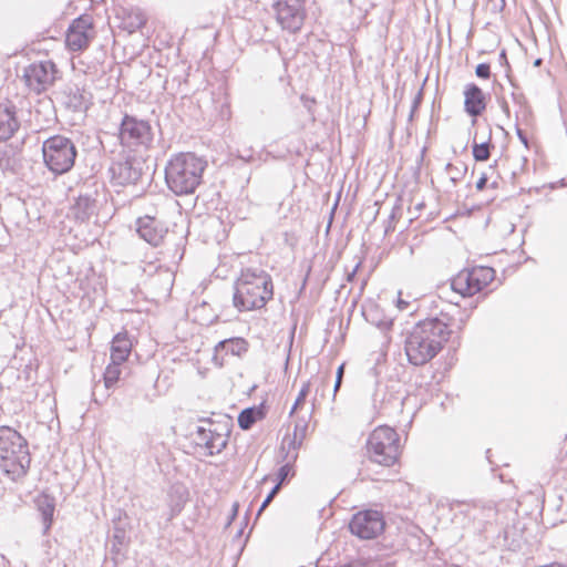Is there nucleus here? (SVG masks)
Segmentation results:
<instances>
[{
  "mask_svg": "<svg viewBox=\"0 0 567 567\" xmlns=\"http://www.w3.org/2000/svg\"><path fill=\"white\" fill-rule=\"evenodd\" d=\"M360 266H361V261H359V262L355 265V267L352 269V271L348 272V275H347V280H348V281H352V280L354 279L355 274H357V271H358V269H359V267H360Z\"/></svg>",
  "mask_w": 567,
  "mask_h": 567,
  "instance_id": "37998d69",
  "label": "nucleus"
},
{
  "mask_svg": "<svg viewBox=\"0 0 567 567\" xmlns=\"http://www.w3.org/2000/svg\"><path fill=\"white\" fill-rule=\"evenodd\" d=\"M59 74L55 63L47 60L25 66L22 79L30 91L40 94L53 85Z\"/></svg>",
  "mask_w": 567,
  "mask_h": 567,
  "instance_id": "1a4fd4ad",
  "label": "nucleus"
},
{
  "mask_svg": "<svg viewBox=\"0 0 567 567\" xmlns=\"http://www.w3.org/2000/svg\"><path fill=\"white\" fill-rule=\"evenodd\" d=\"M502 109H503L507 114L509 113V107H508V105H507V103H506V102H504V103H503Z\"/></svg>",
  "mask_w": 567,
  "mask_h": 567,
  "instance_id": "8fccbe9b",
  "label": "nucleus"
},
{
  "mask_svg": "<svg viewBox=\"0 0 567 567\" xmlns=\"http://www.w3.org/2000/svg\"><path fill=\"white\" fill-rule=\"evenodd\" d=\"M516 133H517V136H518V138L520 140V142H522L525 146H527V145H528V140H527V136L525 135V133H524L520 128H518V127H517V130H516Z\"/></svg>",
  "mask_w": 567,
  "mask_h": 567,
  "instance_id": "79ce46f5",
  "label": "nucleus"
},
{
  "mask_svg": "<svg viewBox=\"0 0 567 567\" xmlns=\"http://www.w3.org/2000/svg\"><path fill=\"white\" fill-rule=\"evenodd\" d=\"M445 171L449 175V178L451 183L455 186L465 175L467 167L465 164H462L461 166L454 165V164H446Z\"/></svg>",
  "mask_w": 567,
  "mask_h": 567,
  "instance_id": "7c9ffc66",
  "label": "nucleus"
},
{
  "mask_svg": "<svg viewBox=\"0 0 567 567\" xmlns=\"http://www.w3.org/2000/svg\"><path fill=\"white\" fill-rule=\"evenodd\" d=\"M21 111L13 105H6L2 110V141L11 138L18 133L21 125Z\"/></svg>",
  "mask_w": 567,
  "mask_h": 567,
  "instance_id": "aec40b11",
  "label": "nucleus"
},
{
  "mask_svg": "<svg viewBox=\"0 0 567 567\" xmlns=\"http://www.w3.org/2000/svg\"><path fill=\"white\" fill-rule=\"evenodd\" d=\"M475 74L481 79H489L491 66L487 63H480L475 69Z\"/></svg>",
  "mask_w": 567,
  "mask_h": 567,
  "instance_id": "c9c22d12",
  "label": "nucleus"
},
{
  "mask_svg": "<svg viewBox=\"0 0 567 567\" xmlns=\"http://www.w3.org/2000/svg\"><path fill=\"white\" fill-rule=\"evenodd\" d=\"M207 162L194 153L174 155L165 167V182L169 190L177 196L196 192L203 181Z\"/></svg>",
  "mask_w": 567,
  "mask_h": 567,
  "instance_id": "7ed1b4c3",
  "label": "nucleus"
},
{
  "mask_svg": "<svg viewBox=\"0 0 567 567\" xmlns=\"http://www.w3.org/2000/svg\"><path fill=\"white\" fill-rule=\"evenodd\" d=\"M272 296L271 276L260 268H246L235 282L233 303L239 311H250L262 308Z\"/></svg>",
  "mask_w": 567,
  "mask_h": 567,
  "instance_id": "f03ea898",
  "label": "nucleus"
},
{
  "mask_svg": "<svg viewBox=\"0 0 567 567\" xmlns=\"http://www.w3.org/2000/svg\"><path fill=\"white\" fill-rule=\"evenodd\" d=\"M491 187H492V188H497V187H498V182H497V179H495V181H493V182L491 183Z\"/></svg>",
  "mask_w": 567,
  "mask_h": 567,
  "instance_id": "5fc2aeb1",
  "label": "nucleus"
},
{
  "mask_svg": "<svg viewBox=\"0 0 567 567\" xmlns=\"http://www.w3.org/2000/svg\"><path fill=\"white\" fill-rule=\"evenodd\" d=\"M542 62H543V60H542V59H536V60L534 61V65H535V66H540Z\"/></svg>",
  "mask_w": 567,
  "mask_h": 567,
  "instance_id": "864d4df0",
  "label": "nucleus"
},
{
  "mask_svg": "<svg viewBox=\"0 0 567 567\" xmlns=\"http://www.w3.org/2000/svg\"><path fill=\"white\" fill-rule=\"evenodd\" d=\"M265 417L264 405L251 406L244 409L237 419L238 425L241 430H249L257 421Z\"/></svg>",
  "mask_w": 567,
  "mask_h": 567,
  "instance_id": "393cba45",
  "label": "nucleus"
},
{
  "mask_svg": "<svg viewBox=\"0 0 567 567\" xmlns=\"http://www.w3.org/2000/svg\"><path fill=\"white\" fill-rule=\"evenodd\" d=\"M71 210L78 220H89L97 212V193L80 194Z\"/></svg>",
  "mask_w": 567,
  "mask_h": 567,
  "instance_id": "6ab92c4d",
  "label": "nucleus"
},
{
  "mask_svg": "<svg viewBox=\"0 0 567 567\" xmlns=\"http://www.w3.org/2000/svg\"><path fill=\"white\" fill-rule=\"evenodd\" d=\"M365 447L371 462L390 467L400 456V436L394 429L380 425L370 433Z\"/></svg>",
  "mask_w": 567,
  "mask_h": 567,
  "instance_id": "423d86ee",
  "label": "nucleus"
},
{
  "mask_svg": "<svg viewBox=\"0 0 567 567\" xmlns=\"http://www.w3.org/2000/svg\"><path fill=\"white\" fill-rule=\"evenodd\" d=\"M37 506L39 512L41 513L43 525H44V534L50 529L53 522V513L55 508L54 498L49 495H41L37 498Z\"/></svg>",
  "mask_w": 567,
  "mask_h": 567,
  "instance_id": "a878e982",
  "label": "nucleus"
},
{
  "mask_svg": "<svg viewBox=\"0 0 567 567\" xmlns=\"http://www.w3.org/2000/svg\"><path fill=\"white\" fill-rule=\"evenodd\" d=\"M309 391H310V383L309 382L303 383V385L300 389L299 394L295 401V404L292 405L290 415H292L296 412V410L305 403L306 398L309 394Z\"/></svg>",
  "mask_w": 567,
  "mask_h": 567,
  "instance_id": "2f4dec72",
  "label": "nucleus"
},
{
  "mask_svg": "<svg viewBox=\"0 0 567 567\" xmlns=\"http://www.w3.org/2000/svg\"><path fill=\"white\" fill-rule=\"evenodd\" d=\"M124 538H125L124 532H123V530H116V533L114 534V539H115L120 545H122V544H123Z\"/></svg>",
  "mask_w": 567,
  "mask_h": 567,
  "instance_id": "a18cd8bd",
  "label": "nucleus"
},
{
  "mask_svg": "<svg viewBox=\"0 0 567 567\" xmlns=\"http://www.w3.org/2000/svg\"><path fill=\"white\" fill-rule=\"evenodd\" d=\"M464 97V109L468 115L477 117L485 111V95L475 83H470L465 86Z\"/></svg>",
  "mask_w": 567,
  "mask_h": 567,
  "instance_id": "a211bd4d",
  "label": "nucleus"
},
{
  "mask_svg": "<svg viewBox=\"0 0 567 567\" xmlns=\"http://www.w3.org/2000/svg\"><path fill=\"white\" fill-rule=\"evenodd\" d=\"M408 305H409L408 302H405V301H403L401 299L399 300V308L400 309H405L408 307Z\"/></svg>",
  "mask_w": 567,
  "mask_h": 567,
  "instance_id": "de8ad7c7",
  "label": "nucleus"
},
{
  "mask_svg": "<svg viewBox=\"0 0 567 567\" xmlns=\"http://www.w3.org/2000/svg\"><path fill=\"white\" fill-rule=\"evenodd\" d=\"M342 378H343V364L340 365L337 370V375H336V382H334V389H333V392L334 394L337 393L338 389L340 388L341 383H342Z\"/></svg>",
  "mask_w": 567,
  "mask_h": 567,
  "instance_id": "a19ab883",
  "label": "nucleus"
},
{
  "mask_svg": "<svg viewBox=\"0 0 567 567\" xmlns=\"http://www.w3.org/2000/svg\"><path fill=\"white\" fill-rule=\"evenodd\" d=\"M375 396H379V392L375 393ZM374 402H377V398H374Z\"/></svg>",
  "mask_w": 567,
  "mask_h": 567,
  "instance_id": "13d9d810",
  "label": "nucleus"
},
{
  "mask_svg": "<svg viewBox=\"0 0 567 567\" xmlns=\"http://www.w3.org/2000/svg\"><path fill=\"white\" fill-rule=\"evenodd\" d=\"M303 440L297 437L295 435H287L282 441L281 450L286 451V455L284 460H289L295 462L298 457V450L301 447Z\"/></svg>",
  "mask_w": 567,
  "mask_h": 567,
  "instance_id": "bb28decb",
  "label": "nucleus"
},
{
  "mask_svg": "<svg viewBox=\"0 0 567 567\" xmlns=\"http://www.w3.org/2000/svg\"><path fill=\"white\" fill-rule=\"evenodd\" d=\"M122 363L123 362H115V361L111 360V362L106 367L104 374H103L104 386L106 389L113 388L120 380V377L122 373V371H121Z\"/></svg>",
  "mask_w": 567,
  "mask_h": 567,
  "instance_id": "cd10ccee",
  "label": "nucleus"
},
{
  "mask_svg": "<svg viewBox=\"0 0 567 567\" xmlns=\"http://www.w3.org/2000/svg\"><path fill=\"white\" fill-rule=\"evenodd\" d=\"M494 148V145L491 141L477 143L474 140L472 146L473 157L476 162H485L491 156V151Z\"/></svg>",
  "mask_w": 567,
  "mask_h": 567,
  "instance_id": "c756f323",
  "label": "nucleus"
},
{
  "mask_svg": "<svg viewBox=\"0 0 567 567\" xmlns=\"http://www.w3.org/2000/svg\"><path fill=\"white\" fill-rule=\"evenodd\" d=\"M61 104L72 111L83 113L89 109L90 99L84 90L75 84H68L58 93Z\"/></svg>",
  "mask_w": 567,
  "mask_h": 567,
  "instance_id": "2eb2a0df",
  "label": "nucleus"
},
{
  "mask_svg": "<svg viewBox=\"0 0 567 567\" xmlns=\"http://www.w3.org/2000/svg\"><path fill=\"white\" fill-rule=\"evenodd\" d=\"M272 499V497L267 495V497L265 498V501L262 502L261 506L258 509L257 516L260 515V513L271 503Z\"/></svg>",
  "mask_w": 567,
  "mask_h": 567,
  "instance_id": "c03bdc74",
  "label": "nucleus"
},
{
  "mask_svg": "<svg viewBox=\"0 0 567 567\" xmlns=\"http://www.w3.org/2000/svg\"><path fill=\"white\" fill-rule=\"evenodd\" d=\"M132 351V341L127 332H120L114 336L111 344V360L115 362H125Z\"/></svg>",
  "mask_w": 567,
  "mask_h": 567,
  "instance_id": "412c9836",
  "label": "nucleus"
},
{
  "mask_svg": "<svg viewBox=\"0 0 567 567\" xmlns=\"http://www.w3.org/2000/svg\"><path fill=\"white\" fill-rule=\"evenodd\" d=\"M110 172L118 185L135 184L142 176L141 163L131 157L113 163Z\"/></svg>",
  "mask_w": 567,
  "mask_h": 567,
  "instance_id": "4468645a",
  "label": "nucleus"
},
{
  "mask_svg": "<svg viewBox=\"0 0 567 567\" xmlns=\"http://www.w3.org/2000/svg\"><path fill=\"white\" fill-rule=\"evenodd\" d=\"M470 516L474 532L492 547H509L507 513L492 503L474 504Z\"/></svg>",
  "mask_w": 567,
  "mask_h": 567,
  "instance_id": "20e7f679",
  "label": "nucleus"
},
{
  "mask_svg": "<svg viewBox=\"0 0 567 567\" xmlns=\"http://www.w3.org/2000/svg\"><path fill=\"white\" fill-rule=\"evenodd\" d=\"M118 138L121 145L131 151H147L153 145L154 131L148 121L125 114L120 124Z\"/></svg>",
  "mask_w": 567,
  "mask_h": 567,
  "instance_id": "6e6552de",
  "label": "nucleus"
},
{
  "mask_svg": "<svg viewBox=\"0 0 567 567\" xmlns=\"http://www.w3.org/2000/svg\"><path fill=\"white\" fill-rule=\"evenodd\" d=\"M489 175L486 172L482 173L478 181L476 182V189L480 192L483 190L486 187Z\"/></svg>",
  "mask_w": 567,
  "mask_h": 567,
  "instance_id": "58836bf2",
  "label": "nucleus"
},
{
  "mask_svg": "<svg viewBox=\"0 0 567 567\" xmlns=\"http://www.w3.org/2000/svg\"><path fill=\"white\" fill-rule=\"evenodd\" d=\"M93 38V20L90 16L83 14L69 27L65 43L72 51H82L89 47Z\"/></svg>",
  "mask_w": 567,
  "mask_h": 567,
  "instance_id": "f8f14e48",
  "label": "nucleus"
},
{
  "mask_svg": "<svg viewBox=\"0 0 567 567\" xmlns=\"http://www.w3.org/2000/svg\"><path fill=\"white\" fill-rule=\"evenodd\" d=\"M451 289L454 292H457L461 297H471L477 293V288H473L472 281H470L467 269L460 271L452 279Z\"/></svg>",
  "mask_w": 567,
  "mask_h": 567,
  "instance_id": "b1692460",
  "label": "nucleus"
},
{
  "mask_svg": "<svg viewBox=\"0 0 567 567\" xmlns=\"http://www.w3.org/2000/svg\"><path fill=\"white\" fill-rule=\"evenodd\" d=\"M280 489H281V484H278V483H277V484L271 488V491L269 492V494H268V495H269L270 497H272V498H274V497L279 493V491H280Z\"/></svg>",
  "mask_w": 567,
  "mask_h": 567,
  "instance_id": "49530a36",
  "label": "nucleus"
},
{
  "mask_svg": "<svg viewBox=\"0 0 567 567\" xmlns=\"http://www.w3.org/2000/svg\"><path fill=\"white\" fill-rule=\"evenodd\" d=\"M499 59L506 61V52L504 50L501 52Z\"/></svg>",
  "mask_w": 567,
  "mask_h": 567,
  "instance_id": "6e6d98bb",
  "label": "nucleus"
},
{
  "mask_svg": "<svg viewBox=\"0 0 567 567\" xmlns=\"http://www.w3.org/2000/svg\"><path fill=\"white\" fill-rule=\"evenodd\" d=\"M301 100L306 101V103L310 102V100L306 99L305 95L301 96ZM311 103H315V100H311ZM306 106L310 109L308 104H306Z\"/></svg>",
  "mask_w": 567,
  "mask_h": 567,
  "instance_id": "3c124183",
  "label": "nucleus"
},
{
  "mask_svg": "<svg viewBox=\"0 0 567 567\" xmlns=\"http://www.w3.org/2000/svg\"><path fill=\"white\" fill-rule=\"evenodd\" d=\"M275 10L282 29L292 33L301 29L306 18L302 0H278Z\"/></svg>",
  "mask_w": 567,
  "mask_h": 567,
  "instance_id": "9b49d317",
  "label": "nucleus"
},
{
  "mask_svg": "<svg viewBox=\"0 0 567 567\" xmlns=\"http://www.w3.org/2000/svg\"><path fill=\"white\" fill-rule=\"evenodd\" d=\"M384 526L382 514L372 509L357 513L349 524L350 532L362 539L377 537L383 532Z\"/></svg>",
  "mask_w": 567,
  "mask_h": 567,
  "instance_id": "9d476101",
  "label": "nucleus"
},
{
  "mask_svg": "<svg viewBox=\"0 0 567 567\" xmlns=\"http://www.w3.org/2000/svg\"><path fill=\"white\" fill-rule=\"evenodd\" d=\"M452 323L441 318H427L417 322L405 339V354L411 364L420 367L430 362L449 341Z\"/></svg>",
  "mask_w": 567,
  "mask_h": 567,
  "instance_id": "f257e3e1",
  "label": "nucleus"
},
{
  "mask_svg": "<svg viewBox=\"0 0 567 567\" xmlns=\"http://www.w3.org/2000/svg\"><path fill=\"white\" fill-rule=\"evenodd\" d=\"M468 318V316H465V317H461L460 319V326H458V329H461L463 327V324L465 323L466 319Z\"/></svg>",
  "mask_w": 567,
  "mask_h": 567,
  "instance_id": "09e8293b",
  "label": "nucleus"
},
{
  "mask_svg": "<svg viewBox=\"0 0 567 567\" xmlns=\"http://www.w3.org/2000/svg\"><path fill=\"white\" fill-rule=\"evenodd\" d=\"M146 23V19L142 13H136L134 17H130V22L126 24V29L130 32H134L143 28Z\"/></svg>",
  "mask_w": 567,
  "mask_h": 567,
  "instance_id": "473e14b6",
  "label": "nucleus"
},
{
  "mask_svg": "<svg viewBox=\"0 0 567 567\" xmlns=\"http://www.w3.org/2000/svg\"><path fill=\"white\" fill-rule=\"evenodd\" d=\"M467 274L473 288H477V292L488 286L495 278V270L491 267H474L467 269Z\"/></svg>",
  "mask_w": 567,
  "mask_h": 567,
  "instance_id": "5701e85b",
  "label": "nucleus"
},
{
  "mask_svg": "<svg viewBox=\"0 0 567 567\" xmlns=\"http://www.w3.org/2000/svg\"><path fill=\"white\" fill-rule=\"evenodd\" d=\"M42 154L47 167L52 173L61 175L74 166L78 152L70 138L54 135L43 142Z\"/></svg>",
  "mask_w": 567,
  "mask_h": 567,
  "instance_id": "0eeeda50",
  "label": "nucleus"
},
{
  "mask_svg": "<svg viewBox=\"0 0 567 567\" xmlns=\"http://www.w3.org/2000/svg\"><path fill=\"white\" fill-rule=\"evenodd\" d=\"M238 511V504H234L233 506V517L237 514Z\"/></svg>",
  "mask_w": 567,
  "mask_h": 567,
  "instance_id": "603ef678",
  "label": "nucleus"
},
{
  "mask_svg": "<svg viewBox=\"0 0 567 567\" xmlns=\"http://www.w3.org/2000/svg\"><path fill=\"white\" fill-rule=\"evenodd\" d=\"M136 231L138 236L152 246H158L162 244L167 228L157 218L145 215L136 220Z\"/></svg>",
  "mask_w": 567,
  "mask_h": 567,
  "instance_id": "ddd939ff",
  "label": "nucleus"
},
{
  "mask_svg": "<svg viewBox=\"0 0 567 567\" xmlns=\"http://www.w3.org/2000/svg\"><path fill=\"white\" fill-rule=\"evenodd\" d=\"M188 489L185 485L173 484L168 491V505L171 507V517L178 515L188 501Z\"/></svg>",
  "mask_w": 567,
  "mask_h": 567,
  "instance_id": "4be33fe9",
  "label": "nucleus"
},
{
  "mask_svg": "<svg viewBox=\"0 0 567 567\" xmlns=\"http://www.w3.org/2000/svg\"><path fill=\"white\" fill-rule=\"evenodd\" d=\"M422 97H423V94H422V90H421V91H419V93L415 95V97L413 100L411 112H410V120H412L414 112L420 106V104L422 102Z\"/></svg>",
  "mask_w": 567,
  "mask_h": 567,
  "instance_id": "ea45409f",
  "label": "nucleus"
},
{
  "mask_svg": "<svg viewBox=\"0 0 567 567\" xmlns=\"http://www.w3.org/2000/svg\"><path fill=\"white\" fill-rule=\"evenodd\" d=\"M488 7L492 12L501 13L506 7V1L505 0H488Z\"/></svg>",
  "mask_w": 567,
  "mask_h": 567,
  "instance_id": "e433bc0d",
  "label": "nucleus"
},
{
  "mask_svg": "<svg viewBox=\"0 0 567 567\" xmlns=\"http://www.w3.org/2000/svg\"><path fill=\"white\" fill-rule=\"evenodd\" d=\"M29 463L25 439L12 427L2 425V473L18 481L25 476Z\"/></svg>",
  "mask_w": 567,
  "mask_h": 567,
  "instance_id": "39448f33",
  "label": "nucleus"
},
{
  "mask_svg": "<svg viewBox=\"0 0 567 567\" xmlns=\"http://www.w3.org/2000/svg\"><path fill=\"white\" fill-rule=\"evenodd\" d=\"M248 349L249 343L244 338L237 337L221 340L215 346L213 361L216 365L223 367L224 358L220 357V352H225V354L243 357L247 353Z\"/></svg>",
  "mask_w": 567,
  "mask_h": 567,
  "instance_id": "f3484780",
  "label": "nucleus"
},
{
  "mask_svg": "<svg viewBox=\"0 0 567 567\" xmlns=\"http://www.w3.org/2000/svg\"><path fill=\"white\" fill-rule=\"evenodd\" d=\"M307 430H308V420L305 417H300L297 420L293 429V434L297 437H300L301 440H305L307 436Z\"/></svg>",
  "mask_w": 567,
  "mask_h": 567,
  "instance_id": "f704fd0d",
  "label": "nucleus"
},
{
  "mask_svg": "<svg viewBox=\"0 0 567 567\" xmlns=\"http://www.w3.org/2000/svg\"><path fill=\"white\" fill-rule=\"evenodd\" d=\"M196 444L207 450V455L213 456L219 454L227 445L228 439L226 434L216 430L198 426L195 436Z\"/></svg>",
  "mask_w": 567,
  "mask_h": 567,
  "instance_id": "dca6fc26",
  "label": "nucleus"
},
{
  "mask_svg": "<svg viewBox=\"0 0 567 567\" xmlns=\"http://www.w3.org/2000/svg\"><path fill=\"white\" fill-rule=\"evenodd\" d=\"M23 140H24V137L22 136L19 140L18 144L12 148V155L11 156L8 155L7 151L2 152L3 156H7L6 168L11 171V172H13V173H17L18 169L21 167V161H20V157H19V153L21 152Z\"/></svg>",
  "mask_w": 567,
  "mask_h": 567,
  "instance_id": "c85d7f7f",
  "label": "nucleus"
},
{
  "mask_svg": "<svg viewBox=\"0 0 567 567\" xmlns=\"http://www.w3.org/2000/svg\"><path fill=\"white\" fill-rule=\"evenodd\" d=\"M286 461V464L280 466V468L278 470V473H277V483L278 484H281L289 477V475H291L292 473V461H289V460H285Z\"/></svg>",
  "mask_w": 567,
  "mask_h": 567,
  "instance_id": "72a5a7b5",
  "label": "nucleus"
},
{
  "mask_svg": "<svg viewBox=\"0 0 567 567\" xmlns=\"http://www.w3.org/2000/svg\"><path fill=\"white\" fill-rule=\"evenodd\" d=\"M496 166H497V161H495L494 164L488 167V169L493 171Z\"/></svg>",
  "mask_w": 567,
  "mask_h": 567,
  "instance_id": "4d7b16f0",
  "label": "nucleus"
},
{
  "mask_svg": "<svg viewBox=\"0 0 567 567\" xmlns=\"http://www.w3.org/2000/svg\"><path fill=\"white\" fill-rule=\"evenodd\" d=\"M391 403H399V404H401L402 401H401L400 398L394 396L392 393H390V398L388 400H385V393H384L383 398L381 400L380 409L385 411V410H388V404H391Z\"/></svg>",
  "mask_w": 567,
  "mask_h": 567,
  "instance_id": "4c0bfd02",
  "label": "nucleus"
}]
</instances>
